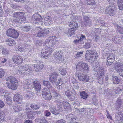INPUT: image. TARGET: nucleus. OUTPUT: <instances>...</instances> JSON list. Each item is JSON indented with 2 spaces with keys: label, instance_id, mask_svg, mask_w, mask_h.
Segmentation results:
<instances>
[{
  "label": "nucleus",
  "instance_id": "1",
  "mask_svg": "<svg viewBox=\"0 0 123 123\" xmlns=\"http://www.w3.org/2000/svg\"><path fill=\"white\" fill-rule=\"evenodd\" d=\"M57 38L55 36H50L45 41V45L48 47H49V48L47 49H43L41 53V56L42 58L47 59L50 55L51 52L53 50V49L50 47L55 45L57 42Z\"/></svg>",
  "mask_w": 123,
  "mask_h": 123
},
{
  "label": "nucleus",
  "instance_id": "2",
  "mask_svg": "<svg viewBox=\"0 0 123 123\" xmlns=\"http://www.w3.org/2000/svg\"><path fill=\"white\" fill-rule=\"evenodd\" d=\"M104 68L102 64L100 63H97L96 65L93 66V72L95 73L94 74V76L100 77L101 76H104ZM94 73V72H93Z\"/></svg>",
  "mask_w": 123,
  "mask_h": 123
},
{
  "label": "nucleus",
  "instance_id": "3",
  "mask_svg": "<svg viewBox=\"0 0 123 123\" xmlns=\"http://www.w3.org/2000/svg\"><path fill=\"white\" fill-rule=\"evenodd\" d=\"M25 13L23 12H14L13 14V21L16 23H20L21 21H25L26 19V16L24 15Z\"/></svg>",
  "mask_w": 123,
  "mask_h": 123
},
{
  "label": "nucleus",
  "instance_id": "4",
  "mask_svg": "<svg viewBox=\"0 0 123 123\" xmlns=\"http://www.w3.org/2000/svg\"><path fill=\"white\" fill-rule=\"evenodd\" d=\"M98 54L92 50H87L86 51L85 56L86 60L92 63L95 61L98 57Z\"/></svg>",
  "mask_w": 123,
  "mask_h": 123
},
{
  "label": "nucleus",
  "instance_id": "5",
  "mask_svg": "<svg viewBox=\"0 0 123 123\" xmlns=\"http://www.w3.org/2000/svg\"><path fill=\"white\" fill-rule=\"evenodd\" d=\"M6 80L7 81V84H8L7 86L9 88L13 90H15L17 88L16 84L18 83V81L15 77H7Z\"/></svg>",
  "mask_w": 123,
  "mask_h": 123
},
{
  "label": "nucleus",
  "instance_id": "6",
  "mask_svg": "<svg viewBox=\"0 0 123 123\" xmlns=\"http://www.w3.org/2000/svg\"><path fill=\"white\" fill-rule=\"evenodd\" d=\"M32 19L33 20V23L35 24V26L37 27H38L37 25H42L43 23V19L41 16L37 13L33 15Z\"/></svg>",
  "mask_w": 123,
  "mask_h": 123
},
{
  "label": "nucleus",
  "instance_id": "7",
  "mask_svg": "<svg viewBox=\"0 0 123 123\" xmlns=\"http://www.w3.org/2000/svg\"><path fill=\"white\" fill-rule=\"evenodd\" d=\"M76 68L77 69L81 71H84L87 72L89 71L88 65L83 62H78L76 65Z\"/></svg>",
  "mask_w": 123,
  "mask_h": 123
},
{
  "label": "nucleus",
  "instance_id": "8",
  "mask_svg": "<svg viewBox=\"0 0 123 123\" xmlns=\"http://www.w3.org/2000/svg\"><path fill=\"white\" fill-rule=\"evenodd\" d=\"M62 51L59 50L54 52V55L56 60V62L58 63H62L64 61L63 57L62 56Z\"/></svg>",
  "mask_w": 123,
  "mask_h": 123
},
{
  "label": "nucleus",
  "instance_id": "9",
  "mask_svg": "<svg viewBox=\"0 0 123 123\" xmlns=\"http://www.w3.org/2000/svg\"><path fill=\"white\" fill-rule=\"evenodd\" d=\"M115 68V70L120 75L123 77V64L119 62H117Z\"/></svg>",
  "mask_w": 123,
  "mask_h": 123
},
{
  "label": "nucleus",
  "instance_id": "10",
  "mask_svg": "<svg viewBox=\"0 0 123 123\" xmlns=\"http://www.w3.org/2000/svg\"><path fill=\"white\" fill-rule=\"evenodd\" d=\"M66 117L67 120L71 123H78V119L74 117L73 114L67 115Z\"/></svg>",
  "mask_w": 123,
  "mask_h": 123
},
{
  "label": "nucleus",
  "instance_id": "11",
  "mask_svg": "<svg viewBox=\"0 0 123 123\" xmlns=\"http://www.w3.org/2000/svg\"><path fill=\"white\" fill-rule=\"evenodd\" d=\"M106 64L110 65L115 60V55L112 53L109 54L107 58Z\"/></svg>",
  "mask_w": 123,
  "mask_h": 123
},
{
  "label": "nucleus",
  "instance_id": "12",
  "mask_svg": "<svg viewBox=\"0 0 123 123\" xmlns=\"http://www.w3.org/2000/svg\"><path fill=\"white\" fill-rule=\"evenodd\" d=\"M65 95L68 97L69 100L73 101L75 100L76 95L74 94L69 90H67L65 92Z\"/></svg>",
  "mask_w": 123,
  "mask_h": 123
},
{
  "label": "nucleus",
  "instance_id": "13",
  "mask_svg": "<svg viewBox=\"0 0 123 123\" xmlns=\"http://www.w3.org/2000/svg\"><path fill=\"white\" fill-rule=\"evenodd\" d=\"M12 59L15 63L18 64H21L23 61V58L18 55H14L12 57Z\"/></svg>",
  "mask_w": 123,
  "mask_h": 123
},
{
  "label": "nucleus",
  "instance_id": "14",
  "mask_svg": "<svg viewBox=\"0 0 123 123\" xmlns=\"http://www.w3.org/2000/svg\"><path fill=\"white\" fill-rule=\"evenodd\" d=\"M86 39L85 36L82 34H81L80 38L76 39L74 41V42L76 43L83 44L86 41Z\"/></svg>",
  "mask_w": 123,
  "mask_h": 123
},
{
  "label": "nucleus",
  "instance_id": "15",
  "mask_svg": "<svg viewBox=\"0 0 123 123\" xmlns=\"http://www.w3.org/2000/svg\"><path fill=\"white\" fill-rule=\"evenodd\" d=\"M114 6H113L112 5H110L106 7L105 12L110 16H113L115 13V12L114 11Z\"/></svg>",
  "mask_w": 123,
  "mask_h": 123
},
{
  "label": "nucleus",
  "instance_id": "16",
  "mask_svg": "<svg viewBox=\"0 0 123 123\" xmlns=\"http://www.w3.org/2000/svg\"><path fill=\"white\" fill-rule=\"evenodd\" d=\"M34 86V88L37 93L39 92L41 90V86L40 83L37 80L34 81L32 83Z\"/></svg>",
  "mask_w": 123,
  "mask_h": 123
},
{
  "label": "nucleus",
  "instance_id": "17",
  "mask_svg": "<svg viewBox=\"0 0 123 123\" xmlns=\"http://www.w3.org/2000/svg\"><path fill=\"white\" fill-rule=\"evenodd\" d=\"M50 93L47 91V89L46 88H44L43 89L42 92V95L45 96L44 97L46 98V99L47 100H50L52 97V96L50 95Z\"/></svg>",
  "mask_w": 123,
  "mask_h": 123
},
{
  "label": "nucleus",
  "instance_id": "18",
  "mask_svg": "<svg viewBox=\"0 0 123 123\" xmlns=\"http://www.w3.org/2000/svg\"><path fill=\"white\" fill-rule=\"evenodd\" d=\"M63 106L65 111L71 112L72 110L70 104L67 102L64 101L62 102Z\"/></svg>",
  "mask_w": 123,
  "mask_h": 123
},
{
  "label": "nucleus",
  "instance_id": "19",
  "mask_svg": "<svg viewBox=\"0 0 123 123\" xmlns=\"http://www.w3.org/2000/svg\"><path fill=\"white\" fill-rule=\"evenodd\" d=\"M23 65V66L20 67V69L23 71H25L29 72V73H30V72L32 70L31 67L29 65H27L26 64Z\"/></svg>",
  "mask_w": 123,
  "mask_h": 123
},
{
  "label": "nucleus",
  "instance_id": "20",
  "mask_svg": "<svg viewBox=\"0 0 123 123\" xmlns=\"http://www.w3.org/2000/svg\"><path fill=\"white\" fill-rule=\"evenodd\" d=\"M42 63V62H39V64L36 65L34 66V69L36 72H38L43 68V65Z\"/></svg>",
  "mask_w": 123,
  "mask_h": 123
},
{
  "label": "nucleus",
  "instance_id": "21",
  "mask_svg": "<svg viewBox=\"0 0 123 123\" xmlns=\"http://www.w3.org/2000/svg\"><path fill=\"white\" fill-rule=\"evenodd\" d=\"M68 24L71 28H72L74 30H76L78 27V24L76 22H70Z\"/></svg>",
  "mask_w": 123,
  "mask_h": 123
},
{
  "label": "nucleus",
  "instance_id": "22",
  "mask_svg": "<svg viewBox=\"0 0 123 123\" xmlns=\"http://www.w3.org/2000/svg\"><path fill=\"white\" fill-rule=\"evenodd\" d=\"M44 24L46 26H49L51 23L52 19L49 16H46L44 18Z\"/></svg>",
  "mask_w": 123,
  "mask_h": 123
},
{
  "label": "nucleus",
  "instance_id": "23",
  "mask_svg": "<svg viewBox=\"0 0 123 123\" xmlns=\"http://www.w3.org/2000/svg\"><path fill=\"white\" fill-rule=\"evenodd\" d=\"M39 26H38L37 28V35L38 37L43 36H44V33L43 32L44 29H42L39 27Z\"/></svg>",
  "mask_w": 123,
  "mask_h": 123
},
{
  "label": "nucleus",
  "instance_id": "24",
  "mask_svg": "<svg viewBox=\"0 0 123 123\" xmlns=\"http://www.w3.org/2000/svg\"><path fill=\"white\" fill-rule=\"evenodd\" d=\"M84 23L85 25L86 26H90L91 25V23L88 18L87 16H83Z\"/></svg>",
  "mask_w": 123,
  "mask_h": 123
},
{
  "label": "nucleus",
  "instance_id": "25",
  "mask_svg": "<svg viewBox=\"0 0 123 123\" xmlns=\"http://www.w3.org/2000/svg\"><path fill=\"white\" fill-rule=\"evenodd\" d=\"M53 94V97L55 98H61V96L60 94H59L57 90L54 89V88L52 89H51L49 90Z\"/></svg>",
  "mask_w": 123,
  "mask_h": 123
},
{
  "label": "nucleus",
  "instance_id": "26",
  "mask_svg": "<svg viewBox=\"0 0 123 123\" xmlns=\"http://www.w3.org/2000/svg\"><path fill=\"white\" fill-rule=\"evenodd\" d=\"M117 119L118 121L123 120V111H120L118 113H117L116 114Z\"/></svg>",
  "mask_w": 123,
  "mask_h": 123
},
{
  "label": "nucleus",
  "instance_id": "27",
  "mask_svg": "<svg viewBox=\"0 0 123 123\" xmlns=\"http://www.w3.org/2000/svg\"><path fill=\"white\" fill-rule=\"evenodd\" d=\"M104 94L108 98H110L113 95V91L111 89H107L105 92Z\"/></svg>",
  "mask_w": 123,
  "mask_h": 123
},
{
  "label": "nucleus",
  "instance_id": "28",
  "mask_svg": "<svg viewBox=\"0 0 123 123\" xmlns=\"http://www.w3.org/2000/svg\"><path fill=\"white\" fill-rule=\"evenodd\" d=\"M123 100L119 98H117L116 103V110L119 109L121 105L123 104Z\"/></svg>",
  "mask_w": 123,
  "mask_h": 123
},
{
  "label": "nucleus",
  "instance_id": "29",
  "mask_svg": "<svg viewBox=\"0 0 123 123\" xmlns=\"http://www.w3.org/2000/svg\"><path fill=\"white\" fill-rule=\"evenodd\" d=\"M43 84L44 86L47 87L49 90L53 88L50 83L48 81H43Z\"/></svg>",
  "mask_w": 123,
  "mask_h": 123
},
{
  "label": "nucleus",
  "instance_id": "30",
  "mask_svg": "<svg viewBox=\"0 0 123 123\" xmlns=\"http://www.w3.org/2000/svg\"><path fill=\"white\" fill-rule=\"evenodd\" d=\"M22 99V96L20 94H16L13 98L14 101L19 102Z\"/></svg>",
  "mask_w": 123,
  "mask_h": 123
},
{
  "label": "nucleus",
  "instance_id": "31",
  "mask_svg": "<svg viewBox=\"0 0 123 123\" xmlns=\"http://www.w3.org/2000/svg\"><path fill=\"white\" fill-rule=\"evenodd\" d=\"M93 110L92 109L89 108L85 109V113L84 114L86 116H88L91 114H92Z\"/></svg>",
  "mask_w": 123,
  "mask_h": 123
},
{
  "label": "nucleus",
  "instance_id": "32",
  "mask_svg": "<svg viewBox=\"0 0 123 123\" xmlns=\"http://www.w3.org/2000/svg\"><path fill=\"white\" fill-rule=\"evenodd\" d=\"M26 49L25 47L24 46H21L20 45H17L15 48V50L16 51H19V52H23Z\"/></svg>",
  "mask_w": 123,
  "mask_h": 123
},
{
  "label": "nucleus",
  "instance_id": "33",
  "mask_svg": "<svg viewBox=\"0 0 123 123\" xmlns=\"http://www.w3.org/2000/svg\"><path fill=\"white\" fill-rule=\"evenodd\" d=\"M49 109L51 112L53 114L57 115L59 114L56 107L54 106H51L49 108Z\"/></svg>",
  "mask_w": 123,
  "mask_h": 123
},
{
  "label": "nucleus",
  "instance_id": "34",
  "mask_svg": "<svg viewBox=\"0 0 123 123\" xmlns=\"http://www.w3.org/2000/svg\"><path fill=\"white\" fill-rule=\"evenodd\" d=\"M80 95L81 98L85 99H86L88 96L87 92L85 91L81 92Z\"/></svg>",
  "mask_w": 123,
  "mask_h": 123
},
{
  "label": "nucleus",
  "instance_id": "35",
  "mask_svg": "<svg viewBox=\"0 0 123 123\" xmlns=\"http://www.w3.org/2000/svg\"><path fill=\"white\" fill-rule=\"evenodd\" d=\"M6 41L9 42L8 44L10 46H13L16 44L14 40L10 38L6 39Z\"/></svg>",
  "mask_w": 123,
  "mask_h": 123
},
{
  "label": "nucleus",
  "instance_id": "36",
  "mask_svg": "<svg viewBox=\"0 0 123 123\" xmlns=\"http://www.w3.org/2000/svg\"><path fill=\"white\" fill-rule=\"evenodd\" d=\"M14 29L12 28L8 29L6 31V34L8 36L12 37Z\"/></svg>",
  "mask_w": 123,
  "mask_h": 123
},
{
  "label": "nucleus",
  "instance_id": "37",
  "mask_svg": "<svg viewBox=\"0 0 123 123\" xmlns=\"http://www.w3.org/2000/svg\"><path fill=\"white\" fill-rule=\"evenodd\" d=\"M75 30H74L72 28H70L68 29L67 34L69 36V37H70L74 35L75 31Z\"/></svg>",
  "mask_w": 123,
  "mask_h": 123
},
{
  "label": "nucleus",
  "instance_id": "38",
  "mask_svg": "<svg viewBox=\"0 0 123 123\" xmlns=\"http://www.w3.org/2000/svg\"><path fill=\"white\" fill-rule=\"evenodd\" d=\"M118 4L119 9L120 10L123 9V0H118Z\"/></svg>",
  "mask_w": 123,
  "mask_h": 123
},
{
  "label": "nucleus",
  "instance_id": "39",
  "mask_svg": "<svg viewBox=\"0 0 123 123\" xmlns=\"http://www.w3.org/2000/svg\"><path fill=\"white\" fill-rule=\"evenodd\" d=\"M92 43L90 40H88L87 42L85 44L84 46V47L86 49H88L90 48V46Z\"/></svg>",
  "mask_w": 123,
  "mask_h": 123
},
{
  "label": "nucleus",
  "instance_id": "40",
  "mask_svg": "<svg viewBox=\"0 0 123 123\" xmlns=\"http://www.w3.org/2000/svg\"><path fill=\"white\" fill-rule=\"evenodd\" d=\"M86 4L88 5H93L95 4V0H85Z\"/></svg>",
  "mask_w": 123,
  "mask_h": 123
},
{
  "label": "nucleus",
  "instance_id": "41",
  "mask_svg": "<svg viewBox=\"0 0 123 123\" xmlns=\"http://www.w3.org/2000/svg\"><path fill=\"white\" fill-rule=\"evenodd\" d=\"M112 39L115 43L117 44L120 43V40L119 39V38L117 36L113 37Z\"/></svg>",
  "mask_w": 123,
  "mask_h": 123
},
{
  "label": "nucleus",
  "instance_id": "42",
  "mask_svg": "<svg viewBox=\"0 0 123 123\" xmlns=\"http://www.w3.org/2000/svg\"><path fill=\"white\" fill-rule=\"evenodd\" d=\"M57 111L59 113V114L60 113V112H62L63 111V109L62 107V104H57Z\"/></svg>",
  "mask_w": 123,
  "mask_h": 123
},
{
  "label": "nucleus",
  "instance_id": "43",
  "mask_svg": "<svg viewBox=\"0 0 123 123\" xmlns=\"http://www.w3.org/2000/svg\"><path fill=\"white\" fill-rule=\"evenodd\" d=\"M116 29L117 32L120 34H123V27L120 26H117Z\"/></svg>",
  "mask_w": 123,
  "mask_h": 123
},
{
  "label": "nucleus",
  "instance_id": "44",
  "mask_svg": "<svg viewBox=\"0 0 123 123\" xmlns=\"http://www.w3.org/2000/svg\"><path fill=\"white\" fill-rule=\"evenodd\" d=\"M19 36V33L17 31L14 30L12 34V37L14 38H17Z\"/></svg>",
  "mask_w": 123,
  "mask_h": 123
},
{
  "label": "nucleus",
  "instance_id": "45",
  "mask_svg": "<svg viewBox=\"0 0 123 123\" xmlns=\"http://www.w3.org/2000/svg\"><path fill=\"white\" fill-rule=\"evenodd\" d=\"M4 113L1 110H0V123L3 122L4 120Z\"/></svg>",
  "mask_w": 123,
  "mask_h": 123
},
{
  "label": "nucleus",
  "instance_id": "46",
  "mask_svg": "<svg viewBox=\"0 0 123 123\" xmlns=\"http://www.w3.org/2000/svg\"><path fill=\"white\" fill-rule=\"evenodd\" d=\"M75 76L76 77H84V75L82 74H81L80 72H76L75 73ZM84 77H89V76H87L86 75L84 76Z\"/></svg>",
  "mask_w": 123,
  "mask_h": 123
},
{
  "label": "nucleus",
  "instance_id": "47",
  "mask_svg": "<svg viewBox=\"0 0 123 123\" xmlns=\"http://www.w3.org/2000/svg\"><path fill=\"white\" fill-rule=\"evenodd\" d=\"M118 77H113L112 80L114 84H118L120 82V79Z\"/></svg>",
  "mask_w": 123,
  "mask_h": 123
},
{
  "label": "nucleus",
  "instance_id": "48",
  "mask_svg": "<svg viewBox=\"0 0 123 123\" xmlns=\"http://www.w3.org/2000/svg\"><path fill=\"white\" fill-rule=\"evenodd\" d=\"M78 79L80 81H82L84 82L89 81V77H78Z\"/></svg>",
  "mask_w": 123,
  "mask_h": 123
},
{
  "label": "nucleus",
  "instance_id": "49",
  "mask_svg": "<svg viewBox=\"0 0 123 123\" xmlns=\"http://www.w3.org/2000/svg\"><path fill=\"white\" fill-rule=\"evenodd\" d=\"M8 93L7 92L5 93V94L4 95V100H6V101H7V102L8 101L11 102V99L7 96V95H8Z\"/></svg>",
  "mask_w": 123,
  "mask_h": 123
},
{
  "label": "nucleus",
  "instance_id": "50",
  "mask_svg": "<svg viewBox=\"0 0 123 123\" xmlns=\"http://www.w3.org/2000/svg\"><path fill=\"white\" fill-rule=\"evenodd\" d=\"M26 114L27 115V117L31 119L33 118L34 117L33 115V112L30 111V112H29Z\"/></svg>",
  "mask_w": 123,
  "mask_h": 123
},
{
  "label": "nucleus",
  "instance_id": "51",
  "mask_svg": "<svg viewBox=\"0 0 123 123\" xmlns=\"http://www.w3.org/2000/svg\"><path fill=\"white\" fill-rule=\"evenodd\" d=\"M49 80L52 83H55L57 80L56 77H49Z\"/></svg>",
  "mask_w": 123,
  "mask_h": 123
},
{
  "label": "nucleus",
  "instance_id": "52",
  "mask_svg": "<svg viewBox=\"0 0 123 123\" xmlns=\"http://www.w3.org/2000/svg\"><path fill=\"white\" fill-rule=\"evenodd\" d=\"M123 90V86H121L118 87L117 89L115 91V93L116 94H119L120 91Z\"/></svg>",
  "mask_w": 123,
  "mask_h": 123
},
{
  "label": "nucleus",
  "instance_id": "53",
  "mask_svg": "<svg viewBox=\"0 0 123 123\" xmlns=\"http://www.w3.org/2000/svg\"><path fill=\"white\" fill-rule=\"evenodd\" d=\"M61 98H55V100L54 102L57 104H62V101L61 100Z\"/></svg>",
  "mask_w": 123,
  "mask_h": 123
},
{
  "label": "nucleus",
  "instance_id": "54",
  "mask_svg": "<svg viewBox=\"0 0 123 123\" xmlns=\"http://www.w3.org/2000/svg\"><path fill=\"white\" fill-rule=\"evenodd\" d=\"M31 27L29 26H24L22 28V29L24 31H29Z\"/></svg>",
  "mask_w": 123,
  "mask_h": 123
},
{
  "label": "nucleus",
  "instance_id": "55",
  "mask_svg": "<svg viewBox=\"0 0 123 123\" xmlns=\"http://www.w3.org/2000/svg\"><path fill=\"white\" fill-rule=\"evenodd\" d=\"M50 112L48 110H45L44 111V114L46 116L48 117L51 115Z\"/></svg>",
  "mask_w": 123,
  "mask_h": 123
},
{
  "label": "nucleus",
  "instance_id": "56",
  "mask_svg": "<svg viewBox=\"0 0 123 123\" xmlns=\"http://www.w3.org/2000/svg\"><path fill=\"white\" fill-rule=\"evenodd\" d=\"M92 99L93 104L96 106L98 105V102L96 99V97L95 96L94 97L92 98Z\"/></svg>",
  "mask_w": 123,
  "mask_h": 123
},
{
  "label": "nucleus",
  "instance_id": "57",
  "mask_svg": "<svg viewBox=\"0 0 123 123\" xmlns=\"http://www.w3.org/2000/svg\"><path fill=\"white\" fill-rule=\"evenodd\" d=\"M30 106L31 108L33 110H36L37 109H39V107L35 104H31Z\"/></svg>",
  "mask_w": 123,
  "mask_h": 123
},
{
  "label": "nucleus",
  "instance_id": "58",
  "mask_svg": "<svg viewBox=\"0 0 123 123\" xmlns=\"http://www.w3.org/2000/svg\"><path fill=\"white\" fill-rule=\"evenodd\" d=\"M99 39V37L97 35L95 34L93 37V40L96 42H98Z\"/></svg>",
  "mask_w": 123,
  "mask_h": 123
},
{
  "label": "nucleus",
  "instance_id": "59",
  "mask_svg": "<svg viewBox=\"0 0 123 123\" xmlns=\"http://www.w3.org/2000/svg\"><path fill=\"white\" fill-rule=\"evenodd\" d=\"M59 74L57 73L54 72L50 74V77H56L58 76Z\"/></svg>",
  "mask_w": 123,
  "mask_h": 123
},
{
  "label": "nucleus",
  "instance_id": "60",
  "mask_svg": "<svg viewBox=\"0 0 123 123\" xmlns=\"http://www.w3.org/2000/svg\"><path fill=\"white\" fill-rule=\"evenodd\" d=\"M60 74L63 75H64L67 73V71L65 68H63L60 72Z\"/></svg>",
  "mask_w": 123,
  "mask_h": 123
},
{
  "label": "nucleus",
  "instance_id": "61",
  "mask_svg": "<svg viewBox=\"0 0 123 123\" xmlns=\"http://www.w3.org/2000/svg\"><path fill=\"white\" fill-rule=\"evenodd\" d=\"M82 54L83 52H77L76 55L75 56V57L76 58H78L82 55Z\"/></svg>",
  "mask_w": 123,
  "mask_h": 123
},
{
  "label": "nucleus",
  "instance_id": "62",
  "mask_svg": "<svg viewBox=\"0 0 123 123\" xmlns=\"http://www.w3.org/2000/svg\"><path fill=\"white\" fill-rule=\"evenodd\" d=\"M98 22L99 24V25L102 26H104L105 25V23L104 21L99 20H98Z\"/></svg>",
  "mask_w": 123,
  "mask_h": 123
},
{
  "label": "nucleus",
  "instance_id": "63",
  "mask_svg": "<svg viewBox=\"0 0 123 123\" xmlns=\"http://www.w3.org/2000/svg\"><path fill=\"white\" fill-rule=\"evenodd\" d=\"M5 72L4 70L0 68V77H1L4 76Z\"/></svg>",
  "mask_w": 123,
  "mask_h": 123
},
{
  "label": "nucleus",
  "instance_id": "64",
  "mask_svg": "<svg viewBox=\"0 0 123 123\" xmlns=\"http://www.w3.org/2000/svg\"><path fill=\"white\" fill-rule=\"evenodd\" d=\"M56 123H67L63 119L55 121Z\"/></svg>",
  "mask_w": 123,
  "mask_h": 123
}]
</instances>
